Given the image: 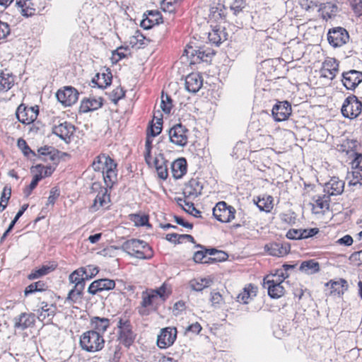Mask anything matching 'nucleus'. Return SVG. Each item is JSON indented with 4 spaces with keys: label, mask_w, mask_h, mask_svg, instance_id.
Instances as JSON below:
<instances>
[{
    "label": "nucleus",
    "mask_w": 362,
    "mask_h": 362,
    "mask_svg": "<svg viewBox=\"0 0 362 362\" xmlns=\"http://www.w3.org/2000/svg\"><path fill=\"white\" fill-rule=\"evenodd\" d=\"M93 167L95 170L101 171L103 175L104 181L106 187H100L99 185L94 183L93 189H100L96 195L91 209L93 211L99 210L100 208L108 207L110 202V196L107 194V187H112L117 177L116 167L117 164L115 160H95L93 163Z\"/></svg>",
    "instance_id": "f257e3e1"
},
{
    "label": "nucleus",
    "mask_w": 362,
    "mask_h": 362,
    "mask_svg": "<svg viewBox=\"0 0 362 362\" xmlns=\"http://www.w3.org/2000/svg\"><path fill=\"white\" fill-rule=\"evenodd\" d=\"M169 293L170 291L165 284L157 289H150L142 292V300L141 306L139 308V313L141 315H148V308L158 304L160 301H164Z\"/></svg>",
    "instance_id": "f03ea898"
},
{
    "label": "nucleus",
    "mask_w": 362,
    "mask_h": 362,
    "mask_svg": "<svg viewBox=\"0 0 362 362\" xmlns=\"http://www.w3.org/2000/svg\"><path fill=\"white\" fill-rule=\"evenodd\" d=\"M287 276L282 269H278L274 274L268 275L264 279V287L267 289L270 297L279 298L284 294L285 290L281 284Z\"/></svg>",
    "instance_id": "7ed1b4c3"
},
{
    "label": "nucleus",
    "mask_w": 362,
    "mask_h": 362,
    "mask_svg": "<svg viewBox=\"0 0 362 362\" xmlns=\"http://www.w3.org/2000/svg\"><path fill=\"white\" fill-rule=\"evenodd\" d=\"M79 345L81 349L86 352H98L104 347V336L95 331L87 330L80 336Z\"/></svg>",
    "instance_id": "20e7f679"
},
{
    "label": "nucleus",
    "mask_w": 362,
    "mask_h": 362,
    "mask_svg": "<svg viewBox=\"0 0 362 362\" xmlns=\"http://www.w3.org/2000/svg\"><path fill=\"white\" fill-rule=\"evenodd\" d=\"M122 248L130 256L141 259H150L153 255L148 245L146 242L137 239H132L124 242Z\"/></svg>",
    "instance_id": "39448f33"
},
{
    "label": "nucleus",
    "mask_w": 362,
    "mask_h": 362,
    "mask_svg": "<svg viewBox=\"0 0 362 362\" xmlns=\"http://www.w3.org/2000/svg\"><path fill=\"white\" fill-rule=\"evenodd\" d=\"M39 115V106L28 107L24 103L18 105L16 111V116L18 122L23 124H30L37 118Z\"/></svg>",
    "instance_id": "423d86ee"
},
{
    "label": "nucleus",
    "mask_w": 362,
    "mask_h": 362,
    "mask_svg": "<svg viewBox=\"0 0 362 362\" xmlns=\"http://www.w3.org/2000/svg\"><path fill=\"white\" fill-rule=\"evenodd\" d=\"M15 5L21 14L25 17L37 15L45 8V6L37 0H16Z\"/></svg>",
    "instance_id": "0eeeda50"
},
{
    "label": "nucleus",
    "mask_w": 362,
    "mask_h": 362,
    "mask_svg": "<svg viewBox=\"0 0 362 362\" xmlns=\"http://www.w3.org/2000/svg\"><path fill=\"white\" fill-rule=\"evenodd\" d=\"M235 209L225 202H219L213 209V215L216 220L222 223H229L235 218Z\"/></svg>",
    "instance_id": "6e6552de"
},
{
    "label": "nucleus",
    "mask_w": 362,
    "mask_h": 362,
    "mask_svg": "<svg viewBox=\"0 0 362 362\" xmlns=\"http://www.w3.org/2000/svg\"><path fill=\"white\" fill-rule=\"evenodd\" d=\"M362 103L356 96L351 95L346 98L341 107V113L344 117L354 119L361 112Z\"/></svg>",
    "instance_id": "1a4fd4ad"
},
{
    "label": "nucleus",
    "mask_w": 362,
    "mask_h": 362,
    "mask_svg": "<svg viewBox=\"0 0 362 362\" xmlns=\"http://www.w3.org/2000/svg\"><path fill=\"white\" fill-rule=\"evenodd\" d=\"M170 141L179 146H185L188 143L189 130L182 124L172 127L168 132Z\"/></svg>",
    "instance_id": "9d476101"
},
{
    "label": "nucleus",
    "mask_w": 362,
    "mask_h": 362,
    "mask_svg": "<svg viewBox=\"0 0 362 362\" xmlns=\"http://www.w3.org/2000/svg\"><path fill=\"white\" fill-rule=\"evenodd\" d=\"M78 91L72 86H64L57 92V98L64 106L69 107L75 104L78 98Z\"/></svg>",
    "instance_id": "9b49d317"
},
{
    "label": "nucleus",
    "mask_w": 362,
    "mask_h": 362,
    "mask_svg": "<svg viewBox=\"0 0 362 362\" xmlns=\"http://www.w3.org/2000/svg\"><path fill=\"white\" fill-rule=\"evenodd\" d=\"M339 151L345 153L349 158H362V146L356 140H344L340 145Z\"/></svg>",
    "instance_id": "f8f14e48"
},
{
    "label": "nucleus",
    "mask_w": 362,
    "mask_h": 362,
    "mask_svg": "<svg viewBox=\"0 0 362 362\" xmlns=\"http://www.w3.org/2000/svg\"><path fill=\"white\" fill-rule=\"evenodd\" d=\"M177 337L175 327H165L160 330L157 337V344L160 349H166L174 343Z\"/></svg>",
    "instance_id": "ddd939ff"
},
{
    "label": "nucleus",
    "mask_w": 362,
    "mask_h": 362,
    "mask_svg": "<svg viewBox=\"0 0 362 362\" xmlns=\"http://www.w3.org/2000/svg\"><path fill=\"white\" fill-rule=\"evenodd\" d=\"M342 83L348 90H354L362 82V72L349 70L342 74Z\"/></svg>",
    "instance_id": "4468645a"
},
{
    "label": "nucleus",
    "mask_w": 362,
    "mask_h": 362,
    "mask_svg": "<svg viewBox=\"0 0 362 362\" xmlns=\"http://www.w3.org/2000/svg\"><path fill=\"white\" fill-rule=\"evenodd\" d=\"M103 98L102 97L89 96L81 100L79 106L80 113H87L97 110L103 105Z\"/></svg>",
    "instance_id": "2eb2a0df"
},
{
    "label": "nucleus",
    "mask_w": 362,
    "mask_h": 362,
    "mask_svg": "<svg viewBox=\"0 0 362 362\" xmlns=\"http://www.w3.org/2000/svg\"><path fill=\"white\" fill-rule=\"evenodd\" d=\"M349 38L347 31L341 27L329 30L327 34V40L333 47H341L345 44Z\"/></svg>",
    "instance_id": "dca6fc26"
},
{
    "label": "nucleus",
    "mask_w": 362,
    "mask_h": 362,
    "mask_svg": "<svg viewBox=\"0 0 362 362\" xmlns=\"http://www.w3.org/2000/svg\"><path fill=\"white\" fill-rule=\"evenodd\" d=\"M291 112V105L287 101H282L274 105L272 114L275 121L283 122L289 117Z\"/></svg>",
    "instance_id": "f3484780"
},
{
    "label": "nucleus",
    "mask_w": 362,
    "mask_h": 362,
    "mask_svg": "<svg viewBox=\"0 0 362 362\" xmlns=\"http://www.w3.org/2000/svg\"><path fill=\"white\" fill-rule=\"evenodd\" d=\"M76 128L71 122L64 121L53 127V133L57 136L65 141L69 142L71 138L74 136Z\"/></svg>",
    "instance_id": "a211bd4d"
},
{
    "label": "nucleus",
    "mask_w": 362,
    "mask_h": 362,
    "mask_svg": "<svg viewBox=\"0 0 362 362\" xmlns=\"http://www.w3.org/2000/svg\"><path fill=\"white\" fill-rule=\"evenodd\" d=\"M119 339L126 346H130L134 340V335L132 331L130 323L120 319L118 322Z\"/></svg>",
    "instance_id": "6ab92c4d"
},
{
    "label": "nucleus",
    "mask_w": 362,
    "mask_h": 362,
    "mask_svg": "<svg viewBox=\"0 0 362 362\" xmlns=\"http://www.w3.org/2000/svg\"><path fill=\"white\" fill-rule=\"evenodd\" d=\"M320 72L322 77L332 80L339 72V62L334 58H327L322 63Z\"/></svg>",
    "instance_id": "aec40b11"
},
{
    "label": "nucleus",
    "mask_w": 362,
    "mask_h": 362,
    "mask_svg": "<svg viewBox=\"0 0 362 362\" xmlns=\"http://www.w3.org/2000/svg\"><path fill=\"white\" fill-rule=\"evenodd\" d=\"M115 286V282L113 280L101 279L93 281L90 284L88 291L90 294L95 295L98 292L113 289Z\"/></svg>",
    "instance_id": "412c9836"
},
{
    "label": "nucleus",
    "mask_w": 362,
    "mask_h": 362,
    "mask_svg": "<svg viewBox=\"0 0 362 362\" xmlns=\"http://www.w3.org/2000/svg\"><path fill=\"white\" fill-rule=\"evenodd\" d=\"M226 8L221 3L211 6L209 14V21L211 23H225L226 18Z\"/></svg>",
    "instance_id": "4be33fe9"
},
{
    "label": "nucleus",
    "mask_w": 362,
    "mask_h": 362,
    "mask_svg": "<svg viewBox=\"0 0 362 362\" xmlns=\"http://www.w3.org/2000/svg\"><path fill=\"white\" fill-rule=\"evenodd\" d=\"M112 80V74L111 70L107 68L96 74L92 79V83L95 84L98 88L104 89L111 84Z\"/></svg>",
    "instance_id": "5701e85b"
},
{
    "label": "nucleus",
    "mask_w": 362,
    "mask_h": 362,
    "mask_svg": "<svg viewBox=\"0 0 362 362\" xmlns=\"http://www.w3.org/2000/svg\"><path fill=\"white\" fill-rule=\"evenodd\" d=\"M203 85L202 76L198 73H191L185 78V88L191 93H197Z\"/></svg>",
    "instance_id": "b1692460"
},
{
    "label": "nucleus",
    "mask_w": 362,
    "mask_h": 362,
    "mask_svg": "<svg viewBox=\"0 0 362 362\" xmlns=\"http://www.w3.org/2000/svg\"><path fill=\"white\" fill-rule=\"evenodd\" d=\"M257 286L249 284L245 285L237 296V301L243 304H248L257 296Z\"/></svg>",
    "instance_id": "393cba45"
},
{
    "label": "nucleus",
    "mask_w": 362,
    "mask_h": 362,
    "mask_svg": "<svg viewBox=\"0 0 362 362\" xmlns=\"http://www.w3.org/2000/svg\"><path fill=\"white\" fill-rule=\"evenodd\" d=\"M202 185L196 179H191L184 187L183 194L186 198L194 199L201 194Z\"/></svg>",
    "instance_id": "a878e982"
},
{
    "label": "nucleus",
    "mask_w": 362,
    "mask_h": 362,
    "mask_svg": "<svg viewBox=\"0 0 362 362\" xmlns=\"http://www.w3.org/2000/svg\"><path fill=\"white\" fill-rule=\"evenodd\" d=\"M90 331H95L100 335L104 336V334L110 326V320L105 317H93L90 320Z\"/></svg>",
    "instance_id": "bb28decb"
},
{
    "label": "nucleus",
    "mask_w": 362,
    "mask_h": 362,
    "mask_svg": "<svg viewBox=\"0 0 362 362\" xmlns=\"http://www.w3.org/2000/svg\"><path fill=\"white\" fill-rule=\"evenodd\" d=\"M163 23V18L159 11H149L146 17L141 22V26L146 30Z\"/></svg>",
    "instance_id": "cd10ccee"
},
{
    "label": "nucleus",
    "mask_w": 362,
    "mask_h": 362,
    "mask_svg": "<svg viewBox=\"0 0 362 362\" xmlns=\"http://www.w3.org/2000/svg\"><path fill=\"white\" fill-rule=\"evenodd\" d=\"M344 182L338 177H332L328 182L325 184V190L332 196L341 194L344 192Z\"/></svg>",
    "instance_id": "c85d7f7f"
},
{
    "label": "nucleus",
    "mask_w": 362,
    "mask_h": 362,
    "mask_svg": "<svg viewBox=\"0 0 362 362\" xmlns=\"http://www.w3.org/2000/svg\"><path fill=\"white\" fill-rule=\"evenodd\" d=\"M321 17L327 21L337 16L338 12V6L336 4L327 2L320 4L318 8Z\"/></svg>",
    "instance_id": "c756f323"
},
{
    "label": "nucleus",
    "mask_w": 362,
    "mask_h": 362,
    "mask_svg": "<svg viewBox=\"0 0 362 362\" xmlns=\"http://www.w3.org/2000/svg\"><path fill=\"white\" fill-rule=\"evenodd\" d=\"M37 318L40 321L45 323H49L55 313V308L47 303H41L40 309L38 310Z\"/></svg>",
    "instance_id": "7c9ffc66"
},
{
    "label": "nucleus",
    "mask_w": 362,
    "mask_h": 362,
    "mask_svg": "<svg viewBox=\"0 0 362 362\" xmlns=\"http://www.w3.org/2000/svg\"><path fill=\"white\" fill-rule=\"evenodd\" d=\"M35 317L32 314L21 313L14 319V327L16 329L23 330L33 325Z\"/></svg>",
    "instance_id": "2f4dec72"
},
{
    "label": "nucleus",
    "mask_w": 362,
    "mask_h": 362,
    "mask_svg": "<svg viewBox=\"0 0 362 362\" xmlns=\"http://www.w3.org/2000/svg\"><path fill=\"white\" fill-rule=\"evenodd\" d=\"M146 163L150 167H155L158 176L162 180L168 177V167L165 160H146Z\"/></svg>",
    "instance_id": "473e14b6"
},
{
    "label": "nucleus",
    "mask_w": 362,
    "mask_h": 362,
    "mask_svg": "<svg viewBox=\"0 0 362 362\" xmlns=\"http://www.w3.org/2000/svg\"><path fill=\"white\" fill-rule=\"evenodd\" d=\"M132 56V52L128 46H120L112 51L110 60L112 64H117L124 59H128Z\"/></svg>",
    "instance_id": "72a5a7b5"
},
{
    "label": "nucleus",
    "mask_w": 362,
    "mask_h": 362,
    "mask_svg": "<svg viewBox=\"0 0 362 362\" xmlns=\"http://www.w3.org/2000/svg\"><path fill=\"white\" fill-rule=\"evenodd\" d=\"M15 83V76L12 74L3 70L0 71V93H5L10 90Z\"/></svg>",
    "instance_id": "f704fd0d"
},
{
    "label": "nucleus",
    "mask_w": 362,
    "mask_h": 362,
    "mask_svg": "<svg viewBox=\"0 0 362 362\" xmlns=\"http://www.w3.org/2000/svg\"><path fill=\"white\" fill-rule=\"evenodd\" d=\"M171 171L175 179H180L187 173V160H174L171 163Z\"/></svg>",
    "instance_id": "c9c22d12"
},
{
    "label": "nucleus",
    "mask_w": 362,
    "mask_h": 362,
    "mask_svg": "<svg viewBox=\"0 0 362 362\" xmlns=\"http://www.w3.org/2000/svg\"><path fill=\"white\" fill-rule=\"evenodd\" d=\"M147 42H148L150 40L146 39V37L138 29L134 30L129 39V43L132 47L141 48L145 47L147 45Z\"/></svg>",
    "instance_id": "e433bc0d"
},
{
    "label": "nucleus",
    "mask_w": 362,
    "mask_h": 362,
    "mask_svg": "<svg viewBox=\"0 0 362 362\" xmlns=\"http://www.w3.org/2000/svg\"><path fill=\"white\" fill-rule=\"evenodd\" d=\"M37 152L39 156H48L49 158H61L66 155L50 146L40 147L37 149Z\"/></svg>",
    "instance_id": "4c0bfd02"
},
{
    "label": "nucleus",
    "mask_w": 362,
    "mask_h": 362,
    "mask_svg": "<svg viewBox=\"0 0 362 362\" xmlns=\"http://www.w3.org/2000/svg\"><path fill=\"white\" fill-rule=\"evenodd\" d=\"M56 164L54 165H37L31 168L33 175H42V178L48 177L52 174L55 170Z\"/></svg>",
    "instance_id": "58836bf2"
},
{
    "label": "nucleus",
    "mask_w": 362,
    "mask_h": 362,
    "mask_svg": "<svg viewBox=\"0 0 362 362\" xmlns=\"http://www.w3.org/2000/svg\"><path fill=\"white\" fill-rule=\"evenodd\" d=\"M86 269H85L84 267H81L75 270L69 275V281L71 283L75 284V288L81 284L82 287L83 286L84 280L86 279L85 278V274H86Z\"/></svg>",
    "instance_id": "ea45409f"
},
{
    "label": "nucleus",
    "mask_w": 362,
    "mask_h": 362,
    "mask_svg": "<svg viewBox=\"0 0 362 362\" xmlns=\"http://www.w3.org/2000/svg\"><path fill=\"white\" fill-rule=\"evenodd\" d=\"M256 204L261 211L269 212L273 209V197L270 195L259 197Z\"/></svg>",
    "instance_id": "a19ab883"
},
{
    "label": "nucleus",
    "mask_w": 362,
    "mask_h": 362,
    "mask_svg": "<svg viewBox=\"0 0 362 362\" xmlns=\"http://www.w3.org/2000/svg\"><path fill=\"white\" fill-rule=\"evenodd\" d=\"M312 210L315 214L323 213L325 210L329 209V203L324 197H318L313 200L312 203Z\"/></svg>",
    "instance_id": "79ce46f5"
},
{
    "label": "nucleus",
    "mask_w": 362,
    "mask_h": 362,
    "mask_svg": "<svg viewBox=\"0 0 362 362\" xmlns=\"http://www.w3.org/2000/svg\"><path fill=\"white\" fill-rule=\"evenodd\" d=\"M320 269L319 263L315 260L304 261L300 266V270L308 274H313L317 272Z\"/></svg>",
    "instance_id": "37998d69"
},
{
    "label": "nucleus",
    "mask_w": 362,
    "mask_h": 362,
    "mask_svg": "<svg viewBox=\"0 0 362 362\" xmlns=\"http://www.w3.org/2000/svg\"><path fill=\"white\" fill-rule=\"evenodd\" d=\"M17 147L21 151L23 156L26 158L35 157V152L30 148L27 141L23 139L19 138L17 141Z\"/></svg>",
    "instance_id": "c03bdc74"
},
{
    "label": "nucleus",
    "mask_w": 362,
    "mask_h": 362,
    "mask_svg": "<svg viewBox=\"0 0 362 362\" xmlns=\"http://www.w3.org/2000/svg\"><path fill=\"white\" fill-rule=\"evenodd\" d=\"M163 120L162 119H157L156 121L154 119L150 123L149 127L147 129V134H149L151 136L155 137L158 136L162 131Z\"/></svg>",
    "instance_id": "a18cd8bd"
},
{
    "label": "nucleus",
    "mask_w": 362,
    "mask_h": 362,
    "mask_svg": "<svg viewBox=\"0 0 362 362\" xmlns=\"http://www.w3.org/2000/svg\"><path fill=\"white\" fill-rule=\"evenodd\" d=\"M160 107L166 115H169L173 107L172 98L168 94H165L163 91L161 94Z\"/></svg>",
    "instance_id": "49530a36"
},
{
    "label": "nucleus",
    "mask_w": 362,
    "mask_h": 362,
    "mask_svg": "<svg viewBox=\"0 0 362 362\" xmlns=\"http://www.w3.org/2000/svg\"><path fill=\"white\" fill-rule=\"evenodd\" d=\"M211 282V280L207 279H193L190 281L189 284L192 290L201 291L204 288L209 287Z\"/></svg>",
    "instance_id": "de8ad7c7"
},
{
    "label": "nucleus",
    "mask_w": 362,
    "mask_h": 362,
    "mask_svg": "<svg viewBox=\"0 0 362 362\" xmlns=\"http://www.w3.org/2000/svg\"><path fill=\"white\" fill-rule=\"evenodd\" d=\"M110 100L115 104L125 96V90L121 86L115 87L109 94Z\"/></svg>",
    "instance_id": "09e8293b"
},
{
    "label": "nucleus",
    "mask_w": 362,
    "mask_h": 362,
    "mask_svg": "<svg viewBox=\"0 0 362 362\" xmlns=\"http://www.w3.org/2000/svg\"><path fill=\"white\" fill-rule=\"evenodd\" d=\"M54 268L53 267L43 265L40 268L33 271L28 275V279L32 280V279H35L40 278L42 276H45L46 274H49L50 272L54 270Z\"/></svg>",
    "instance_id": "8fccbe9b"
},
{
    "label": "nucleus",
    "mask_w": 362,
    "mask_h": 362,
    "mask_svg": "<svg viewBox=\"0 0 362 362\" xmlns=\"http://www.w3.org/2000/svg\"><path fill=\"white\" fill-rule=\"evenodd\" d=\"M185 54L187 57L189 58L190 64H196L202 62L197 54V49H193L192 47L185 49Z\"/></svg>",
    "instance_id": "3c124183"
},
{
    "label": "nucleus",
    "mask_w": 362,
    "mask_h": 362,
    "mask_svg": "<svg viewBox=\"0 0 362 362\" xmlns=\"http://www.w3.org/2000/svg\"><path fill=\"white\" fill-rule=\"evenodd\" d=\"M11 190L10 188H7L5 187L1 192V199H0V212L3 211L7 204L8 202L11 197Z\"/></svg>",
    "instance_id": "603ef678"
},
{
    "label": "nucleus",
    "mask_w": 362,
    "mask_h": 362,
    "mask_svg": "<svg viewBox=\"0 0 362 362\" xmlns=\"http://www.w3.org/2000/svg\"><path fill=\"white\" fill-rule=\"evenodd\" d=\"M177 0H163L160 7L165 12L173 13L176 10Z\"/></svg>",
    "instance_id": "864d4df0"
},
{
    "label": "nucleus",
    "mask_w": 362,
    "mask_h": 362,
    "mask_svg": "<svg viewBox=\"0 0 362 362\" xmlns=\"http://www.w3.org/2000/svg\"><path fill=\"white\" fill-rule=\"evenodd\" d=\"M354 15L356 17L362 16V0H347Z\"/></svg>",
    "instance_id": "5fc2aeb1"
},
{
    "label": "nucleus",
    "mask_w": 362,
    "mask_h": 362,
    "mask_svg": "<svg viewBox=\"0 0 362 362\" xmlns=\"http://www.w3.org/2000/svg\"><path fill=\"white\" fill-rule=\"evenodd\" d=\"M60 195L59 189L57 187H52L49 191V195L47 198V202L46 203V206L48 207L49 206H53L56 202V200L59 198Z\"/></svg>",
    "instance_id": "6e6d98bb"
},
{
    "label": "nucleus",
    "mask_w": 362,
    "mask_h": 362,
    "mask_svg": "<svg viewBox=\"0 0 362 362\" xmlns=\"http://www.w3.org/2000/svg\"><path fill=\"white\" fill-rule=\"evenodd\" d=\"M131 220L136 226H144L148 223V217L146 215L134 214L132 216Z\"/></svg>",
    "instance_id": "4d7b16f0"
},
{
    "label": "nucleus",
    "mask_w": 362,
    "mask_h": 362,
    "mask_svg": "<svg viewBox=\"0 0 362 362\" xmlns=\"http://www.w3.org/2000/svg\"><path fill=\"white\" fill-rule=\"evenodd\" d=\"M41 179H42V176L40 174L37 175H33V178L30 184L24 190V194L25 197H28L31 194L32 191L35 188L38 182Z\"/></svg>",
    "instance_id": "13d9d810"
},
{
    "label": "nucleus",
    "mask_w": 362,
    "mask_h": 362,
    "mask_svg": "<svg viewBox=\"0 0 362 362\" xmlns=\"http://www.w3.org/2000/svg\"><path fill=\"white\" fill-rule=\"evenodd\" d=\"M153 136H151L149 134H146V138L145 141V147L144 151V158H150L151 157V151L152 148Z\"/></svg>",
    "instance_id": "bf43d9fd"
},
{
    "label": "nucleus",
    "mask_w": 362,
    "mask_h": 362,
    "mask_svg": "<svg viewBox=\"0 0 362 362\" xmlns=\"http://www.w3.org/2000/svg\"><path fill=\"white\" fill-rule=\"evenodd\" d=\"M245 0H234L230 5V9L233 11L235 15H238L245 7Z\"/></svg>",
    "instance_id": "052dcab7"
},
{
    "label": "nucleus",
    "mask_w": 362,
    "mask_h": 362,
    "mask_svg": "<svg viewBox=\"0 0 362 362\" xmlns=\"http://www.w3.org/2000/svg\"><path fill=\"white\" fill-rule=\"evenodd\" d=\"M272 248L274 250H277V252H269L270 255L273 256L281 257L288 253L287 247L280 245L278 243L272 244Z\"/></svg>",
    "instance_id": "680f3d73"
},
{
    "label": "nucleus",
    "mask_w": 362,
    "mask_h": 362,
    "mask_svg": "<svg viewBox=\"0 0 362 362\" xmlns=\"http://www.w3.org/2000/svg\"><path fill=\"white\" fill-rule=\"evenodd\" d=\"M207 251L199 250L194 252V261L197 263H206L207 260L206 259Z\"/></svg>",
    "instance_id": "e2e57ef3"
},
{
    "label": "nucleus",
    "mask_w": 362,
    "mask_h": 362,
    "mask_svg": "<svg viewBox=\"0 0 362 362\" xmlns=\"http://www.w3.org/2000/svg\"><path fill=\"white\" fill-rule=\"evenodd\" d=\"M209 40L216 45H218L222 42V37L218 34V29H213L212 32L209 33Z\"/></svg>",
    "instance_id": "0e129e2a"
},
{
    "label": "nucleus",
    "mask_w": 362,
    "mask_h": 362,
    "mask_svg": "<svg viewBox=\"0 0 362 362\" xmlns=\"http://www.w3.org/2000/svg\"><path fill=\"white\" fill-rule=\"evenodd\" d=\"M11 33L10 26L7 23L0 21V40L5 39Z\"/></svg>",
    "instance_id": "69168bd1"
},
{
    "label": "nucleus",
    "mask_w": 362,
    "mask_h": 362,
    "mask_svg": "<svg viewBox=\"0 0 362 362\" xmlns=\"http://www.w3.org/2000/svg\"><path fill=\"white\" fill-rule=\"evenodd\" d=\"M178 204L187 213L189 211H194V204L187 202L186 199L179 198L177 199Z\"/></svg>",
    "instance_id": "338daca9"
},
{
    "label": "nucleus",
    "mask_w": 362,
    "mask_h": 362,
    "mask_svg": "<svg viewBox=\"0 0 362 362\" xmlns=\"http://www.w3.org/2000/svg\"><path fill=\"white\" fill-rule=\"evenodd\" d=\"M319 232V229L317 228H310V229H302L300 228V238H308L310 237H313L316 235Z\"/></svg>",
    "instance_id": "774afa93"
}]
</instances>
